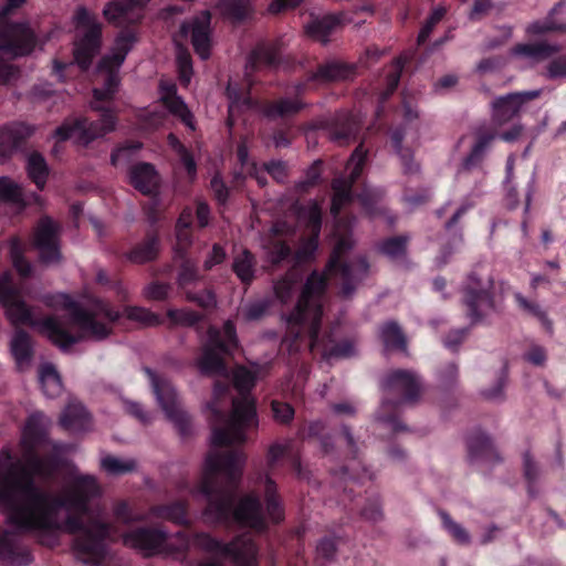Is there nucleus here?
Wrapping results in <instances>:
<instances>
[{
    "instance_id": "nucleus-38",
    "label": "nucleus",
    "mask_w": 566,
    "mask_h": 566,
    "mask_svg": "<svg viewBox=\"0 0 566 566\" xmlns=\"http://www.w3.org/2000/svg\"><path fill=\"white\" fill-rule=\"evenodd\" d=\"M232 271L244 285H250L256 274V259L248 249H242L234 254L232 260Z\"/></svg>"
},
{
    "instance_id": "nucleus-19",
    "label": "nucleus",
    "mask_w": 566,
    "mask_h": 566,
    "mask_svg": "<svg viewBox=\"0 0 566 566\" xmlns=\"http://www.w3.org/2000/svg\"><path fill=\"white\" fill-rule=\"evenodd\" d=\"M340 433L345 440L346 449L352 461L350 464L344 465L335 474L343 481H354L364 483L375 479V472L370 467L361 461V447L355 439L352 429L347 424L340 426Z\"/></svg>"
},
{
    "instance_id": "nucleus-15",
    "label": "nucleus",
    "mask_w": 566,
    "mask_h": 566,
    "mask_svg": "<svg viewBox=\"0 0 566 566\" xmlns=\"http://www.w3.org/2000/svg\"><path fill=\"white\" fill-rule=\"evenodd\" d=\"M392 148L400 160L402 172L413 176L420 171V165L415 160L412 146L419 140V133L411 122V111L406 113V120L390 133Z\"/></svg>"
},
{
    "instance_id": "nucleus-13",
    "label": "nucleus",
    "mask_w": 566,
    "mask_h": 566,
    "mask_svg": "<svg viewBox=\"0 0 566 566\" xmlns=\"http://www.w3.org/2000/svg\"><path fill=\"white\" fill-rule=\"evenodd\" d=\"M74 20L78 29H84L74 44V62L85 71L99 51L101 24L84 7L77 8Z\"/></svg>"
},
{
    "instance_id": "nucleus-4",
    "label": "nucleus",
    "mask_w": 566,
    "mask_h": 566,
    "mask_svg": "<svg viewBox=\"0 0 566 566\" xmlns=\"http://www.w3.org/2000/svg\"><path fill=\"white\" fill-rule=\"evenodd\" d=\"M60 297L67 311L69 321L80 329L81 335H73L67 329L65 319L59 316L44 317L41 321V326L50 340L64 353L83 338L101 342L111 335L112 327L99 322L98 317H103L109 323L117 322L122 317L120 312L114 310L109 303L103 300H96L91 308H84L67 295L61 294ZM123 315L145 327L158 326L164 323L160 315L142 306H125Z\"/></svg>"
},
{
    "instance_id": "nucleus-59",
    "label": "nucleus",
    "mask_w": 566,
    "mask_h": 566,
    "mask_svg": "<svg viewBox=\"0 0 566 566\" xmlns=\"http://www.w3.org/2000/svg\"><path fill=\"white\" fill-rule=\"evenodd\" d=\"M322 165L323 161L317 159L306 169L304 178L295 182L296 191L306 192L310 188L316 186L319 182L322 176Z\"/></svg>"
},
{
    "instance_id": "nucleus-44",
    "label": "nucleus",
    "mask_w": 566,
    "mask_h": 566,
    "mask_svg": "<svg viewBox=\"0 0 566 566\" xmlns=\"http://www.w3.org/2000/svg\"><path fill=\"white\" fill-rule=\"evenodd\" d=\"M227 96L229 99V113L233 114L234 112L248 111L255 107V101L250 96L249 93H244L238 86V84H233L229 82L227 86Z\"/></svg>"
},
{
    "instance_id": "nucleus-34",
    "label": "nucleus",
    "mask_w": 566,
    "mask_h": 566,
    "mask_svg": "<svg viewBox=\"0 0 566 566\" xmlns=\"http://www.w3.org/2000/svg\"><path fill=\"white\" fill-rule=\"evenodd\" d=\"M495 135L492 133L479 134L471 151L463 159L459 175L471 171L473 169H481L486 153L494 140Z\"/></svg>"
},
{
    "instance_id": "nucleus-40",
    "label": "nucleus",
    "mask_w": 566,
    "mask_h": 566,
    "mask_svg": "<svg viewBox=\"0 0 566 566\" xmlns=\"http://www.w3.org/2000/svg\"><path fill=\"white\" fill-rule=\"evenodd\" d=\"M25 169L36 188L43 190L49 176V167L43 155L39 151L30 153L27 157Z\"/></svg>"
},
{
    "instance_id": "nucleus-49",
    "label": "nucleus",
    "mask_w": 566,
    "mask_h": 566,
    "mask_svg": "<svg viewBox=\"0 0 566 566\" xmlns=\"http://www.w3.org/2000/svg\"><path fill=\"white\" fill-rule=\"evenodd\" d=\"M102 469L111 475H123L136 470L134 459H120L114 455H105L101 459Z\"/></svg>"
},
{
    "instance_id": "nucleus-5",
    "label": "nucleus",
    "mask_w": 566,
    "mask_h": 566,
    "mask_svg": "<svg viewBox=\"0 0 566 566\" xmlns=\"http://www.w3.org/2000/svg\"><path fill=\"white\" fill-rule=\"evenodd\" d=\"M136 42V34L133 30H122L109 53L104 55L98 70L105 72V78L102 87L93 90L94 101L91 102L92 109L99 112L98 120H88L85 117L65 119L54 130V138L57 142L73 139L75 143L87 146L96 138L103 137L116 127V117L114 111L102 105L103 102L112 99L119 85V67L124 63L127 54Z\"/></svg>"
},
{
    "instance_id": "nucleus-24",
    "label": "nucleus",
    "mask_w": 566,
    "mask_h": 566,
    "mask_svg": "<svg viewBox=\"0 0 566 566\" xmlns=\"http://www.w3.org/2000/svg\"><path fill=\"white\" fill-rule=\"evenodd\" d=\"M467 446L469 460L472 464L494 465L502 460L491 438L481 429H475L469 434Z\"/></svg>"
},
{
    "instance_id": "nucleus-25",
    "label": "nucleus",
    "mask_w": 566,
    "mask_h": 566,
    "mask_svg": "<svg viewBox=\"0 0 566 566\" xmlns=\"http://www.w3.org/2000/svg\"><path fill=\"white\" fill-rule=\"evenodd\" d=\"M327 128L333 142L348 144L356 139L360 119L350 112H338L327 122Z\"/></svg>"
},
{
    "instance_id": "nucleus-20",
    "label": "nucleus",
    "mask_w": 566,
    "mask_h": 566,
    "mask_svg": "<svg viewBox=\"0 0 566 566\" xmlns=\"http://www.w3.org/2000/svg\"><path fill=\"white\" fill-rule=\"evenodd\" d=\"M123 541L146 556L163 555L166 530L163 526H139L125 533Z\"/></svg>"
},
{
    "instance_id": "nucleus-23",
    "label": "nucleus",
    "mask_w": 566,
    "mask_h": 566,
    "mask_svg": "<svg viewBox=\"0 0 566 566\" xmlns=\"http://www.w3.org/2000/svg\"><path fill=\"white\" fill-rule=\"evenodd\" d=\"M150 0H114L103 9L105 19L117 25H128L139 22L143 11Z\"/></svg>"
},
{
    "instance_id": "nucleus-21",
    "label": "nucleus",
    "mask_w": 566,
    "mask_h": 566,
    "mask_svg": "<svg viewBox=\"0 0 566 566\" xmlns=\"http://www.w3.org/2000/svg\"><path fill=\"white\" fill-rule=\"evenodd\" d=\"M34 132L35 126L24 122L15 120L3 125L0 128V164L21 151Z\"/></svg>"
},
{
    "instance_id": "nucleus-26",
    "label": "nucleus",
    "mask_w": 566,
    "mask_h": 566,
    "mask_svg": "<svg viewBox=\"0 0 566 566\" xmlns=\"http://www.w3.org/2000/svg\"><path fill=\"white\" fill-rule=\"evenodd\" d=\"M356 76V65L337 60L319 64L315 72L307 75L308 82L326 84L332 82L349 81Z\"/></svg>"
},
{
    "instance_id": "nucleus-53",
    "label": "nucleus",
    "mask_w": 566,
    "mask_h": 566,
    "mask_svg": "<svg viewBox=\"0 0 566 566\" xmlns=\"http://www.w3.org/2000/svg\"><path fill=\"white\" fill-rule=\"evenodd\" d=\"M407 237L397 235L382 240L378 244V250L381 254L391 260H396L406 253Z\"/></svg>"
},
{
    "instance_id": "nucleus-14",
    "label": "nucleus",
    "mask_w": 566,
    "mask_h": 566,
    "mask_svg": "<svg viewBox=\"0 0 566 566\" xmlns=\"http://www.w3.org/2000/svg\"><path fill=\"white\" fill-rule=\"evenodd\" d=\"M367 158V151L364 149L363 144H359L346 164L347 176H338L332 181L333 198L331 205V213L334 218H337L343 207L353 200L352 188L353 185L361 176L365 163Z\"/></svg>"
},
{
    "instance_id": "nucleus-27",
    "label": "nucleus",
    "mask_w": 566,
    "mask_h": 566,
    "mask_svg": "<svg viewBox=\"0 0 566 566\" xmlns=\"http://www.w3.org/2000/svg\"><path fill=\"white\" fill-rule=\"evenodd\" d=\"M130 185L145 196H153L159 191L160 178L154 165L138 163L128 171Z\"/></svg>"
},
{
    "instance_id": "nucleus-64",
    "label": "nucleus",
    "mask_w": 566,
    "mask_h": 566,
    "mask_svg": "<svg viewBox=\"0 0 566 566\" xmlns=\"http://www.w3.org/2000/svg\"><path fill=\"white\" fill-rule=\"evenodd\" d=\"M185 296L187 301L193 302L206 310L212 308L217 304L216 294L207 289L199 292L186 291Z\"/></svg>"
},
{
    "instance_id": "nucleus-31",
    "label": "nucleus",
    "mask_w": 566,
    "mask_h": 566,
    "mask_svg": "<svg viewBox=\"0 0 566 566\" xmlns=\"http://www.w3.org/2000/svg\"><path fill=\"white\" fill-rule=\"evenodd\" d=\"M199 535L209 534L206 532H198L190 535L185 531H178L175 534H170L166 530V541L163 547V555L177 557L179 555H184L190 547L206 552L197 544L196 539Z\"/></svg>"
},
{
    "instance_id": "nucleus-1",
    "label": "nucleus",
    "mask_w": 566,
    "mask_h": 566,
    "mask_svg": "<svg viewBox=\"0 0 566 566\" xmlns=\"http://www.w3.org/2000/svg\"><path fill=\"white\" fill-rule=\"evenodd\" d=\"M49 423L43 412L29 416L21 438L25 465H20L9 449L0 453V503L6 507L8 524L14 527H0V559L9 566L29 565L33 557L23 533L63 532L77 534L73 547L80 562L87 566H114L106 544L112 526L98 518L84 521L91 513V502L101 495L96 479L76 475L59 493L35 481L44 469L36 448L46 441Z\"/></svg>"
},
{
    "instance_id": "nucleus-56",
    "label": "nucleus",
    "mask_w": 566,
    "mask_h": 566,
    "mask_svg": "<svg viewBox=\"0 0 566 566\" xmlns=\"http://www.w3.org/2000/svg\"><path fill=\"white\" fill-rule=\"evenodd\" d=\"M382 196L384 190L381 188L365 186L357 197L363 208L369 214H375L377 212V205Z\"/></svg>"
},
{
    "instance_id": "nucleus-41",
    "label": "nucleus",
    "mask_w": 566,
    "mask_h": 566,
    "mask_svg": "<svg viewBox=\"0 0 566 566\" xmlns=\"http://www.w3.org/2000/svg\"><path fill=\"white\" fill-rule=\"evenodd\" d=\"M39 382L42 391L48 398H55L62 390V381L55 367L45 363L39 370Z\"/></svg>"
},
{
    "instance_id": "nucleus-32",
    "label": "nucleus",
    "mask_w": 566,
    "mask_h": 566,
    "mask_svg": "<svg viewBox=\"0 0 566 566\" xmlns=\"http://www.w3.org/2000/svg\"><path fill=\"white\" fill-rule=\"evenodd\" d=\"M280 63V54L275 45L261 43L249 54L245 62V74L251 75L261 67H275Z\"/></svg>"
},
{
    "instance_id": "nucleus-36",
    "label": "nucleus",
    "mask_w": 566,
    "mask_h": 566,
    "mask_svg": "<svg viewBox=\"0 0 566 566\" xmlns=\"http://www.w3.org/2000/svg\"><path fill=\"white\" fill-rule=\"evenodd\" d=\"M148 518H161L178 525L188 524L187 505L182 501L154 505L148 510Z\"/></svg>"
},
{
    "instance_id": "nucleus-52",
    "label": "nucleus",
    "mask_w": 566,
    "mask_h": 566,
    "mask_svg": "<svg viewBox=\"0 0 566 566\" xmlns=\"http://www.w3.org/2000/svg\"><path fill=\"white\" fill-rule=\"evenodd\" d=\"M271 297H263L247 303L241 311L242 317L245 322H255L261 319L272 306Z\"/></svg>"
},
{
    "instance_id": "nucleus-30",
    "label": "nucleus",
    "mask_w": 566,
    "mask_h": 566,
    "mask_svg": "<svg viewBox=\"0 0 566 566\" xmlns=\"http://www.w3.org/2000/svg\"><path fill=\"white\" fill-rule=\"evenodd\" d=\"M60 424L71 432L87 431L91 427V416L81 402L71 401L60 416Z\"/></svg>"
},
{
    "instance_id": "nucleus-9",
    "label": "nucleus",
    "mask_w": 566,
    "mask_h": 566,
    "mask_svg": "<svg viewBox=\"0 0 566 566\" xmlns=\"http://www.w3.org/2000/svg\"><path fill=\"white\" fill-rule=\"evenodd\" d=\"M238 347L235 325L232 321L224 322L222 328L210 326L207 342L198 367L202 375H223L227 371L222 355H231Z\"/></svg>"
},
{
    "instance_id": "nucleus-51",
    "label": "nucleus",
    "mask_w": 566,
    "mask_h": 566,
    "mask_svg": "<svg viewBox=\"0 0 566 566\" xmlns=\"http://www.w3.org/2000/svg\"><path fill=\"white\" fill-rule=\"evenodd\" d=\"M200 277L196 262L185 258L180 263L176 277L178 287L185 290L187 286L197 283Z\"/></svg>"
},
{
    "instance_id": "nucleus-37",
    "label": "nucleus",
    "mask_w": 566,
    "mask_h": 566,
    "mask_svg": "<svg viewBox=\"0 0 566 566\" xmlns=\"http://www.w3.org/2000/svg\"><path fill=\"white\" fill-rule=\"evenodd\" d=\"M161 90L164 91L161 99H163L165 106L167 107V109L171 114L178 116L187 127H189L190 129H195L193 116L190 113V111L188 109L184 99L176 94V86L175 85H168V86L161 85Z\"/></svg>"
},
{
    "instance_id": "nucleus-46",
    "label": "nucleus",
    "mask_w": 566,
    "mask_h": 566,
    "mask_svg": "<svg viewBox=\"0 0 566 566\" xmlns=\"http://www.w3.org/2000/svg\"><path fill=\"white\" fill-rule=\"evenodd\" d=\"M523 473L527 482L528 496L535 499L539 493L536 485L542 471L538 463L532 458V454L528 451L523 454Z\"/></svg>"
},
{
    "instance_id": "nucleus-10",
    "label": "nucleus",
    "mask_w": 566,
    "mask_h": 566,
    "mask_svg": "<svg viewBox=\"0 0 566 566\" xmlns=\"http://www.w3.org/2000/svg\"><path fill=\"white\" fill-rule=\"evenodd\" d=\"M492 289V281L490 279L483 280L476 271L470 272L462 282L460 287L461 303L471 325L482 323L491 313L495 312Z\"/></svg>"
},
{
    "instance_id": "nucleus-55",
    "label": "nucleus",
    "mask_w": 566,
    "mask_h": 566,
    "mask_svg": "<svg viewBox=\"0 0 566 566\" xmlns=\"http://www.w3.org/2000/svg\"><path fill=\"white\" fill-rule=\"evenodd\" d=\"M515 300L524 311L528 312L531 315L536 317L542 323V325L547 329V332H553L552 321L548 318L546 312L537 303L530 302L521 293L515 294Z\"/></svg>"
},
{
    "instance_id": "nucleus-42",
    "label": "nucleus",
    "mask_w": 566,
    "mask_h": 566,
    "mask_svg": "<svg viewBox=\"0 0 566 566\" xmlns=\"http://www.w3.org/2000/svg\"><path fill=\"white\" fill-rule=\"evenodd\" d=\"M9 253L12 264L21 277H29L33 272V265L24 258V245L17 237L9 241Z\"/></svg>"
},
{
    "instance_id": "nucleus-50",
    "label": "nucleus",
    "mask_w": 566,
    "mask_h": 566,
    "mask_svg": "<svg viewBox=\"0 0 566 566\" xmlns=\"http://www.w3.org/2000/svg\"><path fill=\"white\" fill-rule=\"evenodd\" d=\"M442 526L450 537L460 545H469L471 543L470 533L444 511L439 512Z\"/></svg>"
},
{
    "instance_id": "nucleus-45",
    "label": "nucleus",
    "mask_w": 566,
    "mask_h": 566,
    "mask_svg": "<svg viewBox=\"0 0 566 566\" xmlns=\"http://www.w3.org/2000/svg\"><path fill=\"white\" fill-rule=\"evenodd\" d=\"M0 201L18 208L25 206L22 188L10 177L0 176Z\"/></svg>"
},
{
    "instance_id": "nucleus-16",
    "label": "nucleus",
    "mask_w": 566,
    "mask_h": 566,
    "mask_svg": "<svg viewBox=\"0 0 566 566\" xmlns=\"http://www.w3.org/2000/svg\"><path fill=\"white\" fill-rule=\"evenodd\" d=\"M542 93L543 91L538 88L511 92L494 97L491 102V118L493 123L501 126L520 116L526 104L538 98Z\"/></svg>"
},
{
    "instance_id": "nucleus-47",
    "label": "nucleus",
    "mask_w": 566,
    "mask_h": 566,
    "mask_svg": "<svg viewBox=\"0 0 566 566\" xmlns=\"http://www.w3.org/2000/svg\"><path fill=\"white\" fill-rule=\"evenodd\" d=\"M380 337L386 349H406L405 336L396 322H387L380 327Z\"/></svg>"
},
{
    "instance_id": "nucleus-62",
    "label": "nucleus",
    "mask_w": 566,
    "mask_h": 566,
    "mask_svg": "<svg viewBox=\"0 0 566 566\" xmlns=\"http://www.w3.org/2000/svg\"><path fill=\"white\" fill-rule=\"evenodd\" d=\"M172 286L169 283L154 281L143 289V295L150 301H166L169 298Z\"/></svg>"
},
{
    "instance_id": "nucleus-2",
    "label": "nucleus",
    "mask_w": 566,
    "mask_h": 566,
    "mask_svg": "<svg viewBox=\"0 0 566 566\" xmlns=\"http://www.w3.org/2000/svg\"><path fill=\"white\" fill-rule=\"evenodd\" d=\"M286 452L287 447L279 442L271 444L268 450L265 472H260L254 481L255 488L263 491V506L255 492L245 494L235 504L245 462L244 453L240 450L210 451L205 460L201 480L192 491L195 495L207 500L202 513L205 522L226 527L238 524L258 532L266 528V517L280 523L284 517V509L271 474Z\"/></svg>"
},
{
    "instance_id": "nucleus-8",
    "label": "nucleus",
    "mask_w": 566,
    "mask_h": 566,
    "mask_svg": "<svg viewBox=\"0 0 566 566\" xmlns=\"http://www.w3.org/2000/svg\"><path fill=\"white\" fill-rule=\"evenodd\" d=\"M25 0H7L0 10V53L10 59L30 54L36 43L38 35L27 21H9V13L21 7Z\"/></svg>"
},
{
    "instance_id": "nucleus-18",
    "label": "nucleus",
    "mask_w": 566,
    "mask_h": 566,
    "mask_svg": "<svg viewBox=\"0 0 566 566\" xmlns=\"http://www.w3.org/2000/svg\"><path fill=\"white\" fill-rule=\"evenodd\" d=\"M61 227L52 218L42 217L34 230L33 243L39 250L41 262L57 263L62 259L60 251Z\"/></svg>"
},
{
    "instance_id": "nucleus-35",
    "label": "nucleus",
    "mask_w": 566,
    "mask_h": 566,
    "mask_svg": "<svg viewBox=\"0 0 566 566\" xmlns=\"http://www.w3.org/2000/svg\"><path fill=\"white\" fill-rule=\"evenodd\" d=\"M562 50L558 43L547 41H537L534 43H521L512 49V54L524 56L536 61H543L552 57Z\"/></svg>"
},
{
    "instance_id": "nucleus-58",
    "label": "nucleus",
    "mask_w": 566,
    "mask_h": 566,
    "mask_svg": "<svg viewBox=\"0 0 566 566\" xmlns=\"http://www.w3.org/2000/svg\"><path fill=\"white\" fill-rule=\"evenodd\" d=\"M167 317L172 324L187 327L195 326L202 319V315L200 313L187 308H169L167 311Z\"/></svg>"
},
{
    "instance_id": "nucleus-3",
    "label": "nucleus",
    "mask_w": 566,
    "mask_h": 566,
    "mask_svg": "<svg viewBox=\"0 0 566 566\" xmlns=\"http://www.w3.org/2000/svg\"><path fill=\"white\" fill-rule=\"evenodd\" d=\"M342 245L340 242L334 249L325 272L313 271L306 277L294 307L282 313L286 325L283 345L290 352H297L301 343L306 342L311 350H321L326 359L350 358L357 354L353 339L346 338L332 345L331 335H321L328 277L336 281L340 295L349 298L369 271V264L364 256L343 260Z\"/></svg>"
},
{
    "instance_id": "nucleus-29",
    "label": "nucleus",
    "mask_w": 566,
    "mask_h": 566,
    "mask_svg": "<svg viewBox=\"0 0 566 566\" xmlns=\"http://www.w3.org/2000/svg\"><path fill=\"white\" fill-rule=\"evenodd\" d=\"M10 352L20 371L31 367L34 348L32 338L25 331L17 329L14 332L10 340Z\"/></svg>"
},
{
    "instance_id": "nucleus-11",
    "label": "nucleus",
    "mask_w": 566,
    "mask_h": 566,
    "mask_svg": "<svg viewBox=\"0 0 566 566\" xmlns=\"http://www.w3.org/2000/svg\"><path fill=\"white\" fill-rule=\"evenodd\" d=\"M196 541L206 553L229 558L233 566H258V548L248 535L237 536L229 543L211 535H199Z\"/></svg>"
},
{
    "instance_id": "nucleus-7",
    "label": "nucleus",
    "mask_w": 566,
    "mask_h": 566,
    "mask_svg": "<svg viewBox=\"0 0 566 566\" xmlns=\"http://www.w3.org/2000/svg\"><path fill=\"white\" fill-rule=\"evenodd\" d=\"M381 389L384 397L375 419L394 433L409 431L399 420V413L405 405L418 401L422 389L421 377L415 370L395 369L382 378Z\"/></svg>"
},
{
    "instance_id": "nucleus-54",
    "label": "nucleus",
    "mask_w": 566,
    "mask_h": 566,
    "mask_svg": "<svg viewBox=\"0 0 566 566\" xmlns=\"http://www.w3.org/2000/svg\"><path fill=\"white\" fill-rule=\"evenodd\" d=\"M292 255L291 247L281 240H273L266 247V256L268 261L277 266L282 262L289 260Z\"/></svg>"
},
{
    "instance_id": "nucleus-22",
    "label": "nucleus",
    "mask_w": 566,
    "mask_h": 566,
    "mask_svg": "<svg viewBox=\"0 0 566 566\" xmlns=\"http://www.w3.org/2000/svg\"><path fill=\"white\" fill-rule=\"evenodd\" d=\"M210 23L211 14L205 10L196 15L191 22H182L179 30L182 36L191 34L193 49L202 60L210 56Z\"/></svg>"
},
{
    "instance_id": "nucleus-33",
    "label": "nucleus",
    "mask_w": 566,
    "mask_h": 566,
    "mask_svg": "<svg viewBox=\"0 0 566 566\" xmlns=\"http://www.w3.org/2000/svg\"><path fill=\"white\" fill-rule=\"evenodd\" d=\"M307 106L301 98L297 97H282L274 102H269L262 105V114L271 119L290 117Z\"/></svg>"
},
{
    "instance_id": "nucleus-43",
    "label": "nucleus",
    "mask_w": 566,
    "mask_h": 566,
    "mask_svg": "<svg viewBox=\"0 0 566 566\" xmlns=\"http://www.w3.org/2000/svg\"><path fill=\"white\" fill-rule=\"evenodd\" d=\"M221 9L234 22H242L253 14L251 0H221Z\"/></svg>"
},
{
    "instance_id": "nucleus-12",
    "label": "nucleus",
    "mask_w": 566,
    "mask_h": 566,
    "mask_svg": "<svg viewBox=\"0 0 566 566\" xmlns=\"http://www.w3.org/2000/svg\"><path fill=\"white\" fill-rule=\"evenodd\" d=\"M144 370L150 379L153 392L166 417L181 436H187L190 432L191 420L189 413L181 407L176 388L169 380L157 376L150 368L146 367Z\"/></svg>"
},
{
    "instance_id": "nucleus-60",
    "label": "nucleus",
    "mask_w": 566,
    "mask_h": 566,
    "mask_svg": "<svg viewBox=\"0 0 566 566\" xmlns=\"http://www.w3.org/2000/svg\"><path fill=\"white\" fill-rule=\"evenodd\" d=\"M113 513L116 520L124 524L148 520L147 514L135 513L126 501L116 502L113 506Z\"/></svg>"
},
{
    "instance_id": "nucleus-28",
    "label": "nucleus",
    "mask_w": 566,
    "mask_h": 566,
    "mask_svg": "<svg viewBox=\"0 0 566 566\" xmlns=\"http://www.w3.org/2000/svg\"><path fill=\"white\" fill-rule=\"evenodd\" d=\"M160 249L161 240L159 234L150 230L140 242L125 253V258L132 263L144 264L155 261L159 255Z\"/></svg>"
},
{
    "instance_id": "nucleus-48",
    "label": "nucleus",
    "mask_w": 566,
    "mask_h": 566,
    "mask_svg": "<svg viewBox=\"0 0 566 566\" xmlns=\"http://www.w3.org/2000/svg\"><path fill=\"white\" fill-rule=\"evenodd\" d=\"M296 279L294 273H287L283 277L273 282V293L276 301L282 305H287L295 293Z\"/></svg>"
},
{
    "instance_id": "nucleus-6",
    "label": "nucleus",
    "mask_w": 566,
    "mask_h": 566,
    "mask_svg": "<svg viewBox=\"0 0 566 566\" xmlns=\"http://www.w3.org/2000/svg\"><path fill=\"white\" fill-rule=\"evenodd\" d=\"M255 380L250 369L239 366L233 370V385L239 396L232 399L231 412L226 416L214 402L208 403L212 416L210 442L213 447L244 443L247 432L258 428L255 399L250 394Z\"/></svg>"
},
{
    "instance_id": "nucleus-63",
    "label": "nucleus",
    "mask_w": 566,
    "mask_h": 566,
    "mask_svg": "<svg viewBox=\"0 0 566 566\" xmlns=\"http://www.w3.org/2000/svg\"><path fill=\"white\" fill-rule=\"evenodd\" d=\"M506 385V373L502 370L495 382L490 387L481 391L482 397L485 400L493 402H501L504 400V388Z\"/></svg>"
},
{
    "instance_id": "nucleus-57",
    "label": "nucleus",
    "mask_w": 566,
    "mask_h": 566,
    "mask_svg": "<svg viewBox=\"0 0 566 566\" xmlns=\"http://www.w3.org/2000/svg\"><path fill=\"white\" fill-rule=\"evenodd\" d=\"M526 32L533 35H542L549 32H566V23H558L554 18L546 15L543 20L530 23Z\"/></svg>"
},
{
    "instance_id": "nucleus-61",
    "label": "nucleus",
    "mask_w": 566,
    "mask_h": 566,
    "mask_svg": "<svg viewBox=\"0 0 566 566\" xmlns=\"http://www.w3.org/2000/svg\"><path fill=\"white\" fill-rule=\"evenodd\" d=\"M446 14V9L443 7H438L432 10L430 15L426 19L424 23L422 24L417 42L419 45L423 44L428 38L430 36L431 32L436 28V25L442 20V18Z\"/></svg>"
},
{
    "instance_id": "nucleus-39",
    "label": "nucleus",
    "mask_w": 566,
    "mask_h": 566,
    "mask_svg": "<svg viewBox=\"0 0 566 566\" xmlns=\"http://www.w3.org/2000/svg\"><path fill=\"white\" fill-rule=\"evenodd\" d=\"M343 17L342 13H334L317 18L306 25V32L326 44L329 41L331 33L342 23Z\"/></svg>"
},
{
    "instance_id": "nucleus-17",
    "label": "nucleus",
    "mask_w": 566,
    "mask_h": 566,
    "mask_svg": "<svg viewBox=\"0 0 566 566\" xmlns=\"http://www.w3.org/2000/svg\"><path fill=\"white\" fill-rule=\"evenodd\" d=\"M0 303L4 307L7 318L13 325H35L32 311L12 283L10 273H4L0 277Z\"/></svg>"
}]
</instances>
